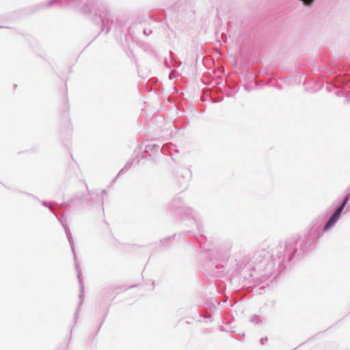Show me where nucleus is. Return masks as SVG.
<instances>
[{
    "mask_svg": "<svg viewBox=\"0 0 350 350\" xmlns=\"http://www.w3.org/2000/svg\"><path fill=\"white\" fill-rule=\"evenodd\" d=\"M306 5H311L314 0H301Z\"/></svg>",
    "mask_w": 350,
    "mask_h": 350,
    "instance_id": "2",
    "label": "nucleus"
},
{
    "mask_svg": "<svg viewBox=\"0 0 350 350\" xmlns=\"http://www.w3.org/2000/svg\"><path fill=\"white\" fill-rule=\"evenodd\" d=\"M348 202V197H345L340 206L335 211L331 217L324 226L325 231L328 230L332 226H334L340 217V215Z\"/></svg>",
    "mask_w": 350,
    "mask_h": 350,
    "instance_id": "1",
    "label": "nucleus"
}]
</instances>
